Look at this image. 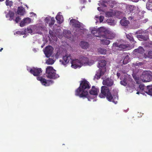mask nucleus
Instances as JSON below:
<instances>
[{
	"label": "nucleus",
	"mask_w": 152,
	"mask_h": 152,
	"mask_svg": "<svg viewBox=\"0 0 152 152\" xmlns=\"http://www.w3.org/2000/svg\"><path fill=\"white\" fill-rule=\"evenodd\" d=\"M89 82L85 79L81 81L79 87L75 91V95L81 98H87L90 101L93 98H90L88 94V91L90 88Z\"/></svg>",
	"instance_id": "f257e3e1"
},
{
	"label": "nucleus",
	"mask_w": 152,
	"mask_h": 152,
	"mask_svg": "<svg viewBox=\"0 0 152 152\" xmlns=\"http://www.w3.org/2000/svg\"><path fill=\"white\" fill-rule=\"evenodd\" d=\"M99 97L101 98L106 97L107 99L110 102H112L116 104L117 103L118 96L117 95H114L112 96L109 90V88L107 86H102L101 88V92L99 94Z\"/></svg>",
	"instance_id": "f03ea898"
},
{
	"label": "nucleus",
	"mask_w": 152,
	"mask_h": 152,
	"mask_svg": "<svg viewBox=\"0 0 152 152\" xmlns=\"http://www.w3.org/2000/svg\"><path fill=\"white\" fill-rule=\"evenodd\" d=\"M45 22L46 25H42V24H39L36 25H34V27L37 28H58L59 27V25L56 24H54L55 20L53 17H47L45 18L44 20Z\"/></svg>",
	"instance_id": "7ed1b4c3"
},
{
	"label": "nucleus",
	"mask_w": 152,
	"mask_h": 152,
	"mask_svg": "<svg viewBox=\"0 0 152 152\" xmlns=\"http://www.w3.org/2000/svg\"><path fill=\"white\" fill-rule=\"evenodd\" d=\"M45 72L46 76L48 78L56 79L59 77L58 75L56 73V71L51 66H48Z\"/></svg>",
	"instance_id": "20e7f679"
},
{
	"label": "nucleus",
	"mask_w": 152,
	"mask_h": 152,
	"mask_svg": "<svg viewBox=\"0 0 152 152\" xmlns=\"http://www.w3.org/2000/svg\"><path fill=\"white\" fill-rule=\"evenodd\" d=\"M141 78L144 82H148L152 79V75L151 72L146 71L143 72L141 76Z\"/></svg>",
	"instance_id": "39448f33"
},
{
	"label": "nucleus",
	"mask_w": 152,
	"mask_h": 152,
	"mask_svg": "<svg viewBox=\"0 0 152 152\" xmlns=\"http://www.w3.org/2000/svg\"><path fill=\"white\" fill-rule=\"evenodd\" d=\"M102 33L101 37H102L106 39H112L115 36V34L107 29L103 30Z\"/></svg>",
	"instance_id": "423d86ee"
},
{
	"label": "nucleus",
	"mask_w": 152,
	"mask_h": 152,
	"mask_svg": "<svg viewBox=\"0 0 152 152\" xmlns=\"http://www.w3.org/2000/svg\"><path fill=\"white\" fill-rule=\"evenodd\" d=\"M39 30L38 29H25L24 32H21L20 31H18L16 32L15 34L20 35L26 34L27 33H30L31 34H42V32L40 31H38Z\"/></svg>",
	"instance_id": "0eeeda50"
},
{
	"label": "nucleus",
	"mask_w": 152,
	"mask_h": 152,
	"mask_svg": "<svg viewBox=\"0 0 152 152\" xmlns=\"http://www.w3.org/2000/svg\"><path fill=\"white\" fill-rule=\"evenodd\" d=\"M69 23L70 25L75 28H83L85 27L84 25L74 19H71Z\"/></svg>",
	"instance_id": "6e6552de"
},
{
	"label": "nucleus",
	"mask_w": 152,
	"mask_h": 152,
	"mask_svg": "<svg viewBox=\"0 0 152 152\" xmlns=\"http://www.w3.org/2000/svg\"><path fill=\"white\" fill-rule=\"evenodd\" d=\"M37 80L40 81L43 85L45 86H49L50 84L53 83V81L51 80H46V79L42 76H37Z\"/></svg>",
	"instance_id": "1a4fd4ad"
},
{
	"label": "nucleus",
	"mask_w": 152,
	"mask_h": 152,
	"mask_svg": "<svg viewBox=\"0 0 152 152\" xmlns=\"http://www.w3.org/2000/svg\"><path fill=\"white\" fill-rule=\"evenodd\" d=\"M53 48L51 46H47L44 50V53L46 57L48 58L51 56L53 53Z\"/></svg>",
	"instance_id": "9d476101"
},
{
	"label": "nucleus",
	"mask_w": 152,
	"mask_h": 152,
	"mask_svg": "<svg viewBox=\"0 0 152 152\" xmlns=\"http://www.w3.org/2000/svg\"><path fill=\"white\" fill-rule=\"evenodd\" d=\"M42 71L41 68H33L30 70V72L35 76H39L42 73Z\"/></svg>",
	"instance_id": "9b49d317"
},
{
	"label": "nucleus",
	"mask_w": 152,
	"mask_h": 152,
	"mask_svg": "<svg viewBox=\"0 0 152 152\" xmlns=\"http://www.w3.org/2000/svg\"><path fill=\"white\" fill-rule=\"evenodd\" d=\"M71 66L75 69L77 67H80L82 65H83L80 60L77 59H75L71 61Z\"/></svg>",
	"instance_id": "f8f14e48"
},
{
	"label": "nucleus",
	"mask_w": 152,
	"mask_h": 152,
	"mask_svg": "<svg viewBox=\"0 0 152 152\" xmlns=\"http://www.w3.org/2000/svg\"><path fill=\"white\" fill-rule=\"evenodd\" d=\"M80 61H81L82 64L83 65V64H85L86 65L91 66L94 63V61H89L87 57H83V58L80 59Z\"/></svg>",
	"instance_id": "ddd939ff"
},
{
	"label": "nucleus",
	"mask_w": 152,
	"mask_h": 152,
	"mask_svg": "<svg viewBox=\"0 0 152 152\" xmlns=\"http://www.w3.org/2000/svg\"><path fill=\"white\" fill-rule=\"evenodd\" d=\"M104 29H93L91 31V33L95 37H101L102 32L103 31Z\"/></svg>",
	"instance_id": "4468645a"
},
{
	"label": "nucleus",
	"mask_w": 152,
	"mask_h": 152,
	"mask_svg": "<svg viewBox=\"0 0 152 152\" xmlns=\"http://www.w3.org/2000/svg\"><path fill=\"white\" fill-rule=\"evenodd\" d=\"M71 56L67 55H65L63 56L62 60H60V62L61 63V64L64 65H65L66 64L69 63L70 60L71 59Z\"/></svg>",
	"instance_id": "2eb2a0df"
},
{
	"label": "nucleus",
	"mask_w": 152,
	"mask_h": 152,
	"mask_svg": "<svg viewBox=\"0 0 152 152\" xmlns=\"http://www.w3.org/2000/svg\"><path fill=\"white\" fill-rule=\"evenodd\" d=\"M31 21V19L29 18H24L20 23V26L23 27L28 24L30 23Z\"/></svg>",
	"instance_id": "dca6fc26"
},
{
	"label": "nucleus",
	"mask_w": 152,
	"mask_h": 152,
	"mask_svg": "<svg viewBox=\"0 0 152 152\" xmlns=\"http://www.w3.org/2000/svg\"><path fill=\"white\" fill-rule=\"evenodd\" d=\"M106 71L104 69H99L96 72V73L94 76V78L97 79H99L101 76L103 75L104 74Z\"/></svg>",
	"instance_id": "f3484780"
},
{
	"label": "nucleus",
	"mask_w": 152,
	"mask_h": 152,
	"mask_svg": "<svg viewBox=\"0 0 152 152\" xmlns=\"http://www.w3.org/2000/svg\"><path fill=\"white\" fill-rule=\"evenodd\" d=\"M99 92V89L98 88H96L94 86H92V88L89 91V94L91 95L97 96Z\"/></svg>",
	"instance_id": "a211bd4d"
},
{
	"label": "nucleus",
	"mask_w": 152,
	"mask_h": 152,
	"mask_svg": "<svg viewBox=\"0 0 152 152\" xmlns=\"http://www.w3.org/2000/svg\"><path fill=\"white\" fill-rule=\"evenodd\" d=\"M106 64V61L102 59L98 62V67L100 69H105L106 70L105 66Z\"/></svg>",
	"instance_id": "6ab92c4d"
},
{
	"label": "nucleus",
	"mask_w": 152,
	"mask_h": 152,
	"mask_svg": "<svg viewBox=\"0 0 152 152\" xmlns=\"http://www.w3.org/2000/svg\"><path fill=\"white\" fill-rule=\"evenodd\" d=\"M113 84V80L108 78L104 80L103 81V85H106L107 86H111Z\"/></svg>",
	"instance_id": "aec40b11"
},
{
	"label": "nucleus",
	"mask_w": 152,
	"mask_h": 152,
	"mask_svg": "<svg viewBox=\"0 0 152 152\" xmlns=\"http://www.w3.org/2000/svg\"><path fill=\"white\" fill-rule=\"evenodd\" d=\"M61 12H59L56 17V19L58 23L57 25H59L61 23L64 21V19L63 16L60 15Z\"/></svg>",
	"instance_id": "412c9836"
},
{
	"label": "nucleus",
	"mask_w": 152,
	"mask_h": 152,
	"mask_svg": "<svg viewBox=\"0 0 152 152\" xmlns=\"http://www.w3.org/2000/svg\"><path fill=\"white\" fill-rule=\"evenodd\" d=\"M146 89V87H145L144 85L143 84H140L139 85L138 88L137 90L138 91L136 93L137 94H139V93H141L143 94H144L145 92L144 90Z\"/></svg>",
	"instance_id": "4be33fe9"
},
{
	"label": "nucleus",
	"mask_w": 152,
	"mask_h": 152,
	"mask_svg": "<svg viewBox=\"0 0 152 152\" xmlns=\"http://www.w3.org/2000/svg\"><path fill=\"white\" fill-rule=\"evenodd\" d=\"M80 45L82 49L86 50L89 48V45L87 42L81 41L80 43Z\"/></svg>",
	"instance_id": "5701e85b"
},
{
	"label": "nucleus",
	"mask_w": 152,
	"mask_h": 152,
	"mask_svg": "<svg viewBox=\"0 0 152 152\" xmlns=\"http://www.w3.org/2000/svg\"><path fill=\"white\" fill-rule=\"evenodd\" d=\"M145 93H146L148 95L152 96V85L148 86L146 87L144 90Z\"/></svg>",
	"instance_id": "b1692460"
},
{
	"label": "nucleus",
	"mask_w": 152,
	"mask_h": 152,
	"mask_svg": "<svg viewBox=\"0 0 152 152\" xmlns=\"http://www.w3.org/2000/svg\"><path fill=\"white\" fill-rule=\"evenodd\" d=\"M14 12L11 11H9L8 12L6 15V17L7 18H8V20H13V18H14Z\"/></svg>",
	"instance_id": "393cba45"
},
{
	"label": "nucleus",
	"mask_w": 152,
	"mask_h": 152,
	"mask_svg": "<svg viewBox=\"0 0 152 152\" xmlns=\"http://www.w3.org/2000/svg\"><path fill=\"white\" fill-rule=\"evenodd\" d=\"M129 23V21L126 20V18H124L120 20V24L123 26H126Z\"/></svg>",
	"instance_id": "a878e982"
},
{
	"label": "nucleus",
	"mask_w": 152,
	"mask_h": 152,
	"mask_svg": "<svg viewBox=\"0 0 152 152\" xmlns=\"http://www.w3.org/2000/svg\"><path fill=\"white\" fill-rule=\"evenodd\" d=\"M137 37L139 40L140 41L144 40L146 41L148 39V36L144 35H138L137 36Z\"/></svg>",
	"instance_id": "bb28decb"
},
{
	"label": "nucleus",
	"mask_w": 152,
	"mask_h": 152,
	"mask_svg": "<svg viewBox=\"0 0 152 152\" xmlns=\"http://www.w3.org/2000/svg\"><path fill=\"white\" fill-rule=\"evenodd\" d=\"M144 52V49L141 46H139L138 48H137V49H135L133 51L134 53H137L140 54H143Z\"/></svg>",
	"instance_id": "cd10ccee"
},
{
	"label": "nucleus",
	"mask_w": 152,
	"mask_h": 152,
	"mask_svg": "<svg viewBox=\"0 0 152 152\" xmlns=\"http://www.w3.org/2000/svg\"><path fill=\"white\" fill-rule=\"evenodd\" d=\"M17 12L18 14L21 15H23L25 13V10L22 7H18Z\"/></svg>",
	"instance_id": "c85d7f7f"
},
{
	"label": "nucleus",
	"mask_w": 152,
	"mask_h": 152,
	"mask_svg": "<svg viewBox=\"0 0 152 152\" xmlns=\"http://www.w3.org/2000/svg\"><path fill=\"white\" fill-rule=\"evenodd\" d=\"M63 34L64 37H66L67 39H71L72 34L70 31L66 30V31H64L63 33Z\"/></svg>",
	"instance_id": "c756f323"
},
{
	"label": "nucleus",
	"mask_w": 152,
	"mask_h": 152,
	"mask_svg": "<svg viewBox=\"0 0 152 152\" xmlns=\"http://www.w3.org/2000/svg\"><path fill=\"white\" fill-rule=\"evenodd\" d=\"M115 11L112 10L107 12L105 13L106 16L109 17L113 16L115 15Z\"/></svg>",
	"instance_id": "7c9ffc66"
},
{
	"label": "nucleus",
	"mask_w": 152,
	"mask_h": 152,
	"mask_svg": "<svg viewBox=\"0 0 152 152\" xmlns=\"http://www.w3.org/2000/svg\"><path fill=\"white\" fill-rule=\"evenodd\" d=\"M119 48L123 50H126L129 49L130 46L129 45H124L121 44Z\"/></svg>",
	"instance_id": "2f4dec72"
},
{
	"label": "nucleus",
	"mask_w": 152,
	"mask_h": 152,
	"mask_svg": "<svg viewBox=\"0 0 152 152\" xmlns=\"http://www.w3.org/2000/svg\"><path fill=\"white\" fill-rule=\"evenodd\" d=\"M126 37L127 39H129L131 42L134 43H136V42L134 41L133 37L132 36L131 34H127Z\"/></svg>",
	"instance_id": "473e14b6"
},
{
	"label": "nucleus",
	"mask_w": 152,
	"mask_h": 152,
	"mask_svg": "<svg viewBox=\"0 0 152 152\" xmlns=\"http://www.w3.org/2000/svg\"><path fill=\"white\" fill-rule=\"evenodd\" d=\"M106 21L109 25L113 26L115 25L116 23V21L113 20L107 19Z\"/></svg>",
	"instance_id": "72a5a7b5"
},
{
	"label": "nucleus",
	"mask_w": 152,
	"mask_h": 152,
	"mask_svg": "<svg viewBox=\"0 0 152 152\" xmlns=\"http://www.w3.org/2000/svg\"><path fill=\"white\" fill-rule=\"evenodd\" d=\"M144 57L145 58H152V51H148V53H144Z\"/></svg>",
	"instance_id": "f704fd0d"
},
{
	"label": "nucleus",
	"mask_w": 152,
	"mask_h": 152,
	"mask_svg": "<svg viewBox=\"0 0 152 152\" xmlns=\"http://www.w3.org/2000/svg\"><path fill=\"white\" fill-rule=\"evenodd\" d=\"M102 44L104 45H109L110 43V41L107 39H101Z\"/></svg>",
	"instance_id": "c9c22d12"
},
{
	"label": "nucleus",
	"mask_w": 152,
	"mask_h": 152,
	"mask_svg": "<svg viewBox=\"0 0 152 152\" xmlns=\"http://www.w3.org/2000/svg\"><path fill=\"white\" fill-rule=\"evenodd\" d=\"M127 9H128V10L130 11V12H132L133 11L135 10L136 7L134 5H128L127 7Z\"/></svg>",
	"instance_id": "e433bc0d"
},
{
	"label": "nucleus",
	"mask_w": 152,
	"mask_h": 152,
	"mask_svg": "<svg viewBox=\"0 0 152 152\" xmlns=\"http://www.w3.org/2000/svg\"><path fill=\"white\" fill-rule=\"evenodd\" d=\"M98 51L100 54H106L107 50L106 49L100 48L98 49Z\"/></svg>",
	"instance_id": "4c0bfd02"
},
{
	"label": "nucleus",
	"mask_w": 152,
	"mask_h": 152,
	"mask_svg": "<svg viewBox=\"0 0 152 152\" xmlns=\"http://www.w3.org/2000/svg\"><path fill=\"white\" fill-rule=\"evenodd\" d=\"M129 57L128 55H127L124 58V59H123V63L124 64H126L129 61Z\"/></svg>",
	"instance_id": "58836bf2"
},
{
	"label": "nucleus",
	"mask_w": 152,
	"mask_h": 152,
	"mask_svg": "<svg viewBox=\"0 0 152 152\" xmlns=\"http://www.w3.org/2000/svg\"><path fill=\"white\" fill-rule=\"evenodd\" d=\"M54 62V61L53 59L49 58L46 61V63L48 65L53 64Z\"/></svg>",
	"instance_id": "ea45409f"
},
{
	"label": "nucleus",
	"mask_w": 152,
	"mask_h": 152,
	"mask_svg": "<svg viewBox=\"0 0 152 152\" xmlns=\"http://www.w3.org/2000/svg\"><path fill=\"white\" fill-rule=\"evenodd\" d=\"M145 46L146 48H152V42H148L146 43Z\"/></svg>",
	"instance_id": "a19ab883"
},
{
	"label": "nucleus",
	"mask_w": 152,
	"mask_h": 152,
	"mask_svg": "<svg viewBox=\"0 0 152 152\" xmlns=\"http://www.w3.org/2000/svg\"><path fill=\"white\" fill-rule=\"evenodd\" d=\"M121 45V43H120V42L119 41L118 42H115L114 43H113V47H117L118 48H119L120 46Z\"/></svg>",
	"instance_id": "79ce46f5"
},
{
	"label": "nucleus",
	"mask_w": 152,
	"mask_h": 152,
	"mask_svg": "<svg viewBox=\"0 0 152 152\" xmlns=\"http://www.w3.org/2000/svg\"><path fill=\"white\" fill-rule=\"evenodd\" d=\"M13 2L12 1L9 0H6V4L7 6L11 7L12 5Z\"/></svg>",
	"instance_id": "37998d69"
},
{
	"label": "nucleus",
	"mask_w": 152,
	"mask_h": 152,
	"mask_svg": "<svg viewBox=\"0 0 152 152\" xmlns=\"http://www.w3.org/2000/svg\"><path fill=\"white\" fill-rule=\"evenodd\" d=\"M120 83H121L122 85H123L125 86H126L127 83L126 79H124L123 80L121 81V82H120Z\"/></svg>",
	"instance_id": "c03bdc74"
},
{
	"label": "nucleus",
	"mask_w": 152,
	"mask_h": 152,
	"mask_svg": "<svg viewBox=\"0 0 152 152\" xmlns=\"http://www.w3.org/2000/svg\"><path fill=\"white\" fill-rule=\"evenodd\" d=\"M146 8L147 9L149 10H152V6L151 4L149 3H148L146 4Z\"/></svg>",
	"instance_id": "a18cd8bd"
},
{
	"label": "nucleus",
	"mask_w": 152,
	"mask_h": 152,
	"mask_svg": "<svg viewBox=\"0 0 152 152\" xmlns=\"http://www.w3.org/2000/svg\"><path fill=\"white\" fill-rule=\"evenodd\" d=\"M20 18L19 16H17L15 19H14V18H13V20L14 21H15L16 23H18L20 20Z\"/></svg>",
	"instance_id": "49530a36"
},
{
	"label": "nucleus",
	"mask_w": 152,
	"mask_h": 152,
	"mask_svg": "<svg viewBox=\"0 0 152 152\" xmlns=\"http://www.w3.org/2000/svg\"><path fill=\"white\" fill-rule=\"evenodd\" d=\"M116 3L115 1L112 2V3L110 5V6L112 7H114L115 8L116 7Z\"/></svg>",
	"instance_id": "de8ad7c7"
},
{
	"label": "nucleus",
	"mask_w": 152,
	"mask_h": 152,
	"mask_svg": "<svg viewBox=\"0 0 152 152\" xmlns=\"http://www.w3.org/2000/svg\"><path fill=\"white\" fill-rule=\"evenodd\" d=\"M104 18V16H99V20L100 22V23L102 22L103 21V20Z\"/></svg>",
	"instance_id": "09e8293b"
},
{
	"label": "nucleus",
	"mask_w": 152,
	"mask_h": 152,
	"mask_svg": "<svg viewBox=\"0 0 152 152\" xmlns=\"http://www.w3.org/2000/svg\"><path fill=\"white\" fill-rule=\"evenodd\" d=\"M106 3L104 2H102V3H98V5H100V4H101L102 6L104 7H106V5L105 4Z\"/></svg>",
	"instance_id": "8fccbe9b"
},
{
	"label": "nucleus",
	"mask_w": 152,
	"mask_h": 152,
	"mask_svg": "<svg viewBox=\"0 0 152 152\" xmlns=\"http://www.w3.org/2000/svg\"><path fill=\"white\" fill-rule=\"evenodd\" d=\"M30 14H32L36 18L37 17V15L36 14L33 12H31L30 13Z\"/></svg>",
	"instance_id": "3c124183"
},
{
	"label": "nucleus",
	"mask_w": 152,
	"mask_h": 152,
	"mask_svg": "<svg viewBox=\"0 0 152 152\" xmlns=\"http://www.w3.org/2000/svg\"><path fill=\"white\" fill-rule=\"evenodd\" d=\"M132 1L137 2L139 1V0H131Z\"/></svg>",
	"instance_id": "603ef678"
},
{
	"label": "nucleus",
	"mask_w": 152,
	"mask_h": 152,
	"mask_svg": "<svg viewBox=\"0 0 152 152\" xmlns=\"http://www.w3.org/2000/svg\"><path fill=\"white\" fill-rule=\"evenodd\" d=\"M116 75H117V76L118 77H119V76H120V73H117V74H116Z\"/></svg>",
	"instance_id": "864d4df0"
},
{
	"label": "nucleus",
	"mask_w": 152,
	"mask_h": 152,
	"mask_svg": "<svg viewBox=\"0 0 152 152\" xmlns=\"http://www.w3.org/2000/svg\"><path fill=\"white\" fill-rule=\"evenodd\" d=\"M141 33H142L141 32H139L138 31H137L136 32V34H140Z\"/></svg>",
	"instance_id": "5fc2aeb1"
},
{
	"label": "nucleus",
	"mask_w": 152,
	"mask_h": 152,
	"mask_svg": "<svg viewBox=\"0 0 152 152\" xmlns=\"http://www.w3.org/2000/svg\"><path fill=\"white\" fill-rule=\"evenodd\" d=\"M133 18L132 17H129V20H132V19Z\"/></svg>",
	"instance_id": "6e6d98bb"
},
{
	"label": "nucleus",
	"mask_w": 152,
	"mask_h": 152,
	"mask_svg": "<svg viewBox=\"0 0 152 152\" xmlns=\"http://www.w3.org/2000/svg\"><path fill=\"white\" fill-rule=\"evenodd\" d=\"M99 28V29H100V28H105L104 27H99V28Z\"/></svg>",
	"instance_id": "4d7b16f0"
},
{
	"label": "nucleus",
	"mask_w": 152,
	"mask_h": 152,
	"mask_svg": "<svg viewBox=\"0 0 152 152\" xmlns=\"http://www.w3.org/2000/svg\"><path fill=\"white\" fill-rule=\"evenodd\" d=\"M95 17H96V18H99V16H98V15L96 16Z\"/></svg>",
	"instance_id": "13d9d810"
},
{
	"label": "nucleus",
	"mask_w": 152,
	"mask_h": 152,
	"mask_svg": "<svg viewBox=\"0 0 152 152\" xmlns=\"http://www.w3.org/2000/svg\"><path fill=\"white\" fill-rule=\"evenodd\" d=\"M97 9H98V10H99V11H100V10H101V8H100V7H98L97 8Z\"/></svg>",
	"instance_id": "bf43d9fd"
},
{
	"label": "nucleus",
	"mask_w": 152,
	"mask_h": 152,
	"mask_svg": "<svg viewBox=\"0 0 152 152\" xmlns=\"http://www.w3.org/2000/svg\"><path fill=\"white\" fill-rule=\"evenodd\" d=\"M139 64H140V65H142V62H140L139 63Z\"/></svg>",
	"instance_id": "052dcab7"
},
{
	"label": "nucleus",
	"mask_w": 152,
	"mask_h": 152,
	"mask_svg": "<svg viewBox=\"0 0 152 152\" xmlns=\"http://www.w3.org/2000/svg\"><path fill=\"white\" fill-rule=\"evenodd\" d=\"M3 48H1V50H0V51L1 52V50H3Z\"/></svg>",
	"instance_id": "680f3d73"
},
{
	"label": "nucleus",
	"mask_w": 152,
	"mask_h": 152,
	"mask_svg": "<svg viewBox=\"0 0 152 152\" xmlns=\"http://www.w3.org/2000/svg\"><path fill=\"white\" fill-rule=\"evenodd\" d=\"M26 6L27 7V9H28V7L26 5Z\"/></svg>",
	"instance_id": "e2e57ef3"
},
{
	"label": "nucleus",
	"mask_w": 152,
	"mask_h": 152,
	"mask_svg": "<svg viewBox=\"0 0 152 152\" xmlns=\"http://www.w3.org/2000/svg\"><path fill=\"white\" fill-rule=\"evenodd\" d=\"M61 30V29H57L56 31H58V30Z\"/></svg>",
	"instance_id": "0e129e2a"
},
{
	"label": "nucleus",
	"mask_w": 152,
	"mask_h": 152,
	"mask_svg": "<svg viewBox=\"0 0 152 152\" xmlns=\"http://www.w3.org/2000/svg\"><path fill=\"white\" fill-rule=\"evenodd\" d=\"M4 0H0V1H3Z\"/></svg>",
	"instance_id": "69168bd1"
},
{
	"label": "nucleus",
	"mask_w": 152,
	"mask_h": 152,
	"mask_svg": "<svg viewBox=\"0 0 152 152\" xmlns=\"http://www.w3.org/2000/svg\"><path fill=\"white\" fill-rule=\"evenodd\" d=\"M80 30H83V29H80Z\"/></svg>",
	"instance_id": "338daca9"
},
{
	"label": "nucleus",
	"mask_w": 152,
	"mask_h": 152,
	"mask_svg": "<svg viewBox=\"0 0 152 152\" xmlns=\"http://www.w3.org/2000/svg\"><path fill=\"white\" fill-rule=\"evenodd\" d=\"M151 28H152V25L151 26Z\"/></svg>",
	"instance_id": "774afa93"
}]
</instances>
